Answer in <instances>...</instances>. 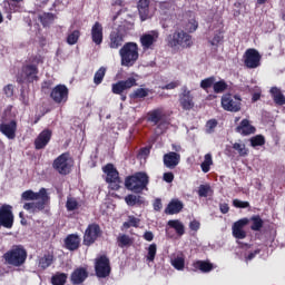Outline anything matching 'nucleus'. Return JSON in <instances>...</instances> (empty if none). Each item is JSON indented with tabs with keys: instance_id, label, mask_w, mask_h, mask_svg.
<instances>
[{
	"instance_id": "f257e3e1",
	"label": "nucleus",
	"mask_w": 285,
	"mask_h": 285,
	"mask_svg": "<svg viewBox=\"0 0 285 285\" xmlns=\"http://www.w3.org/2000/svg\"><path fill=\"white\" fill-rule=\"evenodd\" d=\"M30 63L21 68V72L17 76L18 83H35L39 81V63H43L41 56H32L29 59Z\"/></svg>"
},
{
	"instance_id": "f03ea898",
	"label": "nucleus",
	"mask_w": 285,
	"mask_h": 285,
	"mask_svg": "<svg viewBox=\"0 0 285 285\" xmlns=\"http://www.w3.org/2000/svg\"><path fill=\"white\" fill-rule=\"evenodd\" d=\"M150 184V177L146 171H137L131 176L125 178V187L130 193L136 195H141L144 190H148V185Z\"/></svg>"
},
{
	"instance_id": "7ed1b4c3",
	"label": "nucleus",
	"mask_w": 285,
	"mask_h": 285,
	"mask_svg": "<svg viewBox=\"0 0 285 285\" xmlns=\"http://www.w3.org/2000/svg\"><path fill=\"white\" fill-rule=\"evenodd\" d=\"M2 259H4V264L8 266L19 268L26 264V261L28 259V250L23 245H13L3 254Z\"/></svg>"
},
{
	"instance_id": "20e7f679",
	"label": "nucleus",
	"mask_w": 285,
	"mask_h": 285,
	"mask_svg": "<svg viewBox=\"0 0 285 285\" xmlns=\"http://www.w3.org/2000/svg\"><path fill=\"white\" fill-rule=\"evenodd\" d=\"M120 63L125 68H132L139 60V46L136 42H126L119 50Z\"/></svg>"
},
{
	"instance_id": "39448f33",
	"label": "nucleus",
	"mask_w": 285,
	"mask_h": 285,
	"mask_svg": "<svg viewBox=\"0 0 285 285\" xmlns=\"http://www.w3.org/2000/svg\"><path fill=\"white\" fill-rule=\"evenodd\" d=\"M169 48H193V36L184 30H177L166 38Z\"/></svg>"
},
{
	"instance_id": "423d86ee",
	"label": "nucleus",
	"mask_w": 285,
	"mask_h": 285,
	"mask_svg": "<svg viewBox=\"0 0 285 285\" xmlns=\"http://www.w3.org/2000/svg\"><path fill=\"white\" fill-rule=\"evenodd\" d=\"M72 166H75V159H72L68 151L59 155L52 163L53 170L59 175H70Z\"/></svg>"
},
{
	"instance_id": "0eeeda50",
	"label": "nucleus",
	"mask_w": 285,
	"mask_h": 285,
	"mask_svg": "<svg viewBox=\"0 0 285 285\" xmlns=\"http://www.w3.org/2000/svg\"><path fill=\"white\" fill-rule=\"evenodd\" d=\"M102 173L107 175L106 181L109 184L111 190H119L121 186V178L119 177V170L115 168V165L112 164H107L105 167H102Z\"/></svg>"
},
{
	"instance_id": "6e6552de",
	"label": "nucleus",
	"mask_w": 285,
	"mask_h": 285,
	"mask_svg": "<svg viewBox=\"0 0 285 285\" xmlns=\"http://www.w3.org/2000/svg\"><path fill=\"white\" fill-rule=\"evenodd\" d=\"M112 267H110V258L106 255H101L96 258L95 262V273L96 277L100 279H106V277L110 276Z\"/></svg>"
},
{
	"instance_id": "1a4fd4ad",
	"label": "nucleus",
	"mask_w": 285,
	"mask_h": 285,
	"mask_svg": "<svg viewBox=\"0 0 285 285\" xmlns=\"http://www.w3.org/2000/svg\"><path fill=\"white\" fill-rule=\"evenodd\" d=\"M222 108L227 112H239L242 110V97L233 94H225L222 97Z\"/></svg>"
},
{
	"instance_id": "9d476101",
	"label": "nucleus",
	"mask_w": 285,
	"mask_h": 285,
	"mask_svg": "<svg viewBox=\"0 0 285 285\" xmlns=\"http://www.w3.org/2000/svg\"><path fill=\"white\" fill-rule=\"evenodd\" d=\"M101 235H104V230H101L99 224H89L83 234V245L92 246Z\"/></svg>"
},
{
	"instance_id": "9b49d317",
	"label": "nucleus",
	"mask_w": 285,
	"mask_h": 285,
	"mask_svg": "<svg viewBox=\"0 0 285 285\" xmlns=\"http://www.w3.org/2000/svg\"><path fill=\"white\" fill-rule=\"evenodd\" d=\"M14 226V214L12 213V206L3 204L0 206V228L10 229Z\"/></svg>"
},
{
	"instance_id": "f8f14e48",
	"label": "nucleus",
	"mask_w": 285,
	"mask_h": 285,
	"mask_svg": "<svg viewBox=\"0 0 285 285\" xmlns=\"http://www.w3.org/2000/svg\"><path fill=\"white\" fill-rule=\"evenodd\" d=\"M179 104L181 109L186 110L187 112L195 108V96H193V92L186 86L181 87V92L179 94Z\"/></svg>"
},
{
	"instance_id": "ddd939ff",
	"label": "nucleus",
	"mask_w": 285,
	"mask_h": 285,
	"mask_svg": "<svg viewBox=\"0 0 285 285\" xmlns=\"http://www.w3.org/2000/svg\"><path fill=\"white\" fill-rule=\"evenodd\" d=\"M70 95V90L66 85H57L51 89L50 98L55 104H66L68 101V96Z\"/></svg>"
},
{
	"instance_id": "4468645a",
	"label": "nucleus",
	"mask_w": 285,
	"mask_h": 285,
	"mask_svg": "<svg viewBox=\"0 0 285 285\" xmlns=\"http://www.w3.org/2000/svg\"><path fill=\"white\" fill-rule=\"evenodd\" d=\"M262 61V55L257 49H247L244 53V65L250 70L259 68Z\"/></svg>"
},
{
	"instance_id": "2eb2a0df",
	"label": "nucleus",
	"mask_w": 285,
	"mask_h": 285,
	"mask_svg": "<svg viewBox=\"0 0 285 285\" xmlns=\"http://www.w3.org/2000/svg\"><path fill=\"white\" fill-rule=\"evenodd\" d=\"M137 86V79L135 77H129L126 80H120L111 85V92L114 95H124L125 90H130Z\"/></svg>"
},
{
	"instance_id": "dca6fc26",
	"label": "nucleus",
	"mask_w": 285,
	"mask_h": 285,
	"mask_svg": "<svg viewBox=\"0 0 285 285\" xmlns=\"http://www.w3.org/2000/svg\"><path fill=\"white\" fill-rule=\"evenodd\" d=\"M249 220L247 217L240 218L237 222H235L232 226V233H233V237H235V239H246V230H244L245 226H248Z\"/></svg>"
},
{
	"instance_id": "f3484780",
	"label": "nucleus",
	"mask_w": 285,
	"mask_h": 285,
	"mask_svg": "<svg viewBox=\"0 0 285 285\" xmlns=\"http://www.w3.org/2000/svg\"><path fill=\"white\" fill-rule=\"evenodd\" d=\"M181 161V155L177 151H169L163 156V164L165 168L169 170H175Z\"/></svg>"
},
{
	"instance_id": "a211bd4d",
	"label": "nucleus",
	"mask_w": 285,
	"mask_h": 285,
	"mask_svg": "<svg viewBox=\"0 0 285 285\" xmlns=\"http://www.w3.org/2000/svg\"><path fill=\"white\" fill-rule=\"evenodd\" d=\"M38 202H30L23 204V209L28 210V213H32V215H36V213H41V210L46 209V205L48 204V199L50 197L47 194V197L39 198Z\"/></svg>"
},
{
	"instance_id": "6ab92c4d",
	"label": "nucleus",
	"mask_w": 285,
	"mask_h": 285,
	"mask_svg": "<svg viewBox=\"0 0 285 285\" xmlns=\"http://www.w3.org/2000/svg\"><path fill=\"white\" fill-rule=\"evenodd\" d=\"M50 139H52V130L43 129L35 139L36 150H43L50 144Z\"/></svg>"
},
{
	"instance_id": "aec40b11",
	"label": "nucleus",
	"mask_w": 285,
	"mask_h": 285,
	"mask_svg": "<svg viewBox=\"0 0 285 285\" xmlns=\"http://www.w3.org/2000/svg\"><path fill=\"white\" fill-rule=\"evenodd\" d=\"M157 39H159V31L151 30L149 33H144L140 37V43L144 50H150L155 43H157Z\"/></svg>"
},
{
	"instance_id": "412c9836",
	"label": "nucleus",
	"mask_w": 285,
	"mask_h": 285,
	"mask_svg": "<svg viewBox=\"0 0 285 285\" xmlns=\"http://www.w3.org/2000/svg\"><path fill=\"white\" fill-rule=\"evenodd\" d=\"M91 41L96 46H101L104 43V24L96 21L91 27Z\"/></svg>"
},
{
	"instance_id": "4be33fe9",
	"label": "nucleus",
	"mask_w": 285,
	"mask_h": 285,
	"mask_svg": "<svg viewBox=\"0 0 285 285\" xmlns=\"http://www.w3.org/2000/svg\"><path fill=\"white\" fill-rule=\"evenodd\" d=\"M0 132H2L7 139H14L17 137V120L0 124Z\"/></svg>"
},
{
	"instance_id": "5701e85b",
	"label": "nucleus",
	"mask_w": 285,
	"mask_h": 285,
	"mask_svg": "<svg viewBox=\"0 0 285 285\" xmlns=\"http://www.w3.org/2000/svg\"><path fill=\"white\" fill-rule=\"evenodd\" d=\"M48 191L46 188H40L38 193H35L32 189H28L21 194L22 202H37L40 198L47 197Z\"/></svg>"
},
{
	"instance_id": "b1692460",
	"label": "nucleus",
	"mask_w": 285,
	"mask_h": 285,
	"mask_svg": "<svg viewBox=\"0 0 285 285\" xmlns=\"http://www.w3.org/2000/svg\"><path fill=\"white\" fill-rule=\"evenodd\" d=\"M124 32L120 30H114L109 35V48L117 50L124 46Z\"/></svg>"
},
{
	"instance_id": "393cba45",
	"label": "nucleus",
	"mask_w": 285,
	"mask_h": 285,
	"mask_svg": "<svg viewBox=\"0 0 285 285\" xmlns=\"http://www.w3.org/2000/svg\"><path fill=\"white\" fill-rule=\"evenodd\" d=\"M164 117H166V115H164L163 108H156L147 112V121L154 126H158V128L161 126L160 124L164 121Z\"/></svg>"
},
{
	"instance_id": "a878e982",
	"label": "nucleus",
	"mask_w": 285,
	"mask_h": 285,
	"mask_svg": "<svg viewBox=\"0 0 285 285\" xmlns=\"http://www.w3.org/2000/svg\"><path fill=\"white\" fill-rule=\"evenodd\" d=\"M235 130L243 137H248V135H255V132L257 131L255 126L250 125V120L248 119H243Z\"/></svg>"
},
{
	"instance_id": "bb28decb",
	"label": "nucleus",
	"mask_w": 285,
	"mask_h": 285,
	"mask_svg": "<svg viewBox=\"0 0 285 285\" xmlns=\"http://www.w3.org/2000/svg\"><path fill=\"white\" fill-rule=\"evenodd\" d=\"M79 246H81V237L77 234L67 235L65 238V248H67V250H79Z\"/></svg>"
},
{
	"instance_id": "cd10ccee",
	"label": "nucleus",
	"mask_w": 285,
	"mask_h": 285,
	"mask_svg": "<svg viewBox=\"0 0 285 285\" xmlns=\"http://www.w3.org/2000/svg\"><path fill=\"white\" fill-rule=\"evenodd\" d=\"M71 283L83 284L88 279V269L85 267L76 268L70 276Z\"/></svg>"
},
{
	"instance_id": "c85d7f7f",
	"label": "nucleus",
	"mask_w": 285,
	"mask_h": 285,
	"mask_svg": "<svg viewBox=\"0 0 285 285\" xmlns=\"http://www.w3.org/2000/svg\"><path fill=\"white\" fill-rule=\"evenodd\" d=\"M180 210H184V203L179 199H171L165 208V215H178Z\"/></svg>"
},
{
	"instance_id": "c756f323",
	"label": "nucleus",
	"mask_w": 285,
	"mask_h": 285,
	"mask_svg": "<svg viewBox=\"0 0 285 285\" xmlns=\"http://www.w3.org/2000/svg\"><path fill=\"white\" fill-rule=\"evenodd\" d=\"M137 8L141 21H146L150 17V0H139Z\"/></svg>"
},
{
	"instance_id": "7c9ffc66",
	"label": "nucleus",
	"mask_w": 285,
	"mask_h": 285,
	"mask_svg": "<svg viewBox=\"0 0 285 285\" xmlns=\"http://www.w3.org/2000/svg\"><path fill=\"white\" fill-rule=\"evenodd\" d=\"M194 271H200V273H210L215 266L210 261H195L193 263Z\"/></svg>"
},
{
	"instance_id": "2f4dec72",
	"label": "nucleus",
	"mask_w": 285,
	"mask_h": 285,
	"mask_svg": "<svg viewBox=\"0 0 285 285\" xmlns=\"http://www.w3.org/2000/svg\"><path fill=\"white\" fill-rule=\"evenodd\" d=\"M248 222L250 224V230L254 233H259L264 228V219H262V216L253 215L252 217L248 218Z\"/></svg>"
},
{
	"instance_id": "473e14b6",
	"label": "nucleus",
	"mask_w": 285,
	"mask_h": 285,
	"mask_svg": "<svg viewBox=\"0 0 285 285\" xmlns=\"http://www.w3.org/2000/svg\"><path fill=\"white\" fill-rule=\"evenodd\" d=\"M269 92H271L273 101H274V104H276V106L285 105V97H284V94H282V89H279L277 87H272Z\"/></svg>"
},
{
	"instance_id": "72a5a7b5",
	"label": "nucleus",
	"mask_w": 285,
	"mask_h": 285,
	"mask_svg": "<svg viewBox=\"0 0 285 285\" xmlns=\"http://www.w3.org/2000/svg\"><path fill=\"white\" fill-rule=\"evenodd\" d=\"M167 225L169 228H174L178 237H181L186 234V227L179 219L168 220Z\"/></svg>"
},
{
	"instance_id": "f704fd0d",
	"label": "nucleus",
	"mask_w": 285,
	"mask_h": 285,
	"mask_svg": "<svg viewBox=\"0 0 285 285\" xmlns=\"http://www.w3.org/2000/svg\"><path fill=\"white\" fill-rule=\"evenodd\" d=\"M52 262H55V256L48 253L38 259V266L39 268H42V271H46V268L52 266Z\"/></svg>"
},
{
	"instance_id": "c9c22d12",
	"label": "nucleus",
	"mask_w": 285,
	"mask_h": 285,
	"mask_svg": "<svg viewBox=\"0 0 285 285\" xmlns=\"http://www.w3.org/2000/svg\"><path fill=\"white\" fill-rule=\"evenodd\" d=\"M125 202L127 206H141V204H144V197H141L140 195L137 196L129 194L125 197Z\"/></svg>"
},
{
	"instance_id": "e433bc0d",
	"label": "nucleus",
	"mask_w": 285,
	"mask_h": 285,
	"mask_svg": "<svg viewBox=\"0 0 285 285\" xmlns=\"http://www.w3.org/2000/svg\"><path fill=\"white\" fill-rule=\"evenodd\" d=\"M38 19L43 28H48L49 26H52V23H55V16L50 12H45L40 14Z\"/></svg>"
},
{
	"instance_id": "4c0bfd02",
	"label": "nucleus",
	"mask_w": 285,
	"mask_h": 285,
	"mask_svg": "<svg viewBox=\"0 0 285 285\" xmlns=\"http://www.w3.org/2000/svg\"><path fill=\"white\" fill-rule=\"evenodd\" d=\"M150 92V89L148 88H138L136 90H134L129 97L130 99H146V97H148Z\"/></svg>"
},
{
	"instance_id": "58836bf2",
	"label": "nucleus",
	"mask_w": 285,
	"mask_h": 285,
	"mask_svg": "<svg viewBox=\"0 0 285 285\" xmlns=\"http://www.w3.org/2000/svg\"><path fill=\"white\" fill-rule=\"evenodd\" d=\"M80 37H81V31L79 29H76L73 31H69V33L67 36L68 46L77 45Z\"/></svg>"
},
{
	"instance_id": "ea45409f",
	"label": "nucleus",
	"mask_w": 285,
	"mask_h": 285,
	"mask_svg": "<svg viewBox=\"0 0 285 285\" xmlns=\"http://www.w3.org/2000/svg\"><path fill=\"white\" fill-rule=\"evenodd\" d=\"M66 282H68V274L66 273L58 272L51 277L52 285H65Z\"/></svg>"
},
{
	"instance_id": "a19ab883",
	"label": "nucleus",
	"mask_w": 285,
	"mask_h": 285,
	"mask_svg": "<svg viewBox=\"0 0 285 285\" xmlns=\"http://www.w3.org/2000/svg\"><path fill=\"white\" fill-rule=\"evenodd\" d=\"M106 67H100L94 75L95 86H101L104 78L106 77Z\"/></svg>"
},
{
	"instance_id": "79ce46f5",
	"label": "nucleus",
	"mask_w": 285,
	"mask_h": 285,
	"mask_svg": "<svg viewBox=\"0 0 285 285\" xmlns=\"http://www.w3.org/2000/svg\"><path fill=\"white\" fill-rule=\"evenodd\" d=\"M139 224H141V219L130 215L128 216V220L122 224V227L128 228H139Z\"/></svg>"
},
{
	"instance_id": "37998d69",
	"label": "nucleus",
	"mask_w": 285,
	"mask_h": 285,
	"mask_svg": "<svg viewBox=\"0 0 285 285\" xmlns=\"http://www.w3.org/2000/svg\"><path fill=\"white\" fill-rule=\"evenodd\" d=\"M119 248H126V246H132V238L130 236L122 234L117 238Z\"/></svg>"
},
{
	"instance_id": "c03bdc74",
	"label": "nucleus",
	"mask_w": 285,
	"mask_h": 285,
	"mask_svg": "<svg viewBox=\"0 0 285 285\" xmlns=\"http://www.w3.org/2000/svg\"><path fill=\"white\" fill-rule=\"evenodd\" d=\"M66 208H67L68 213H72L73 210H78L79 202L77 200V198L71 197V196L67 197Z\"/></svg>"
},
{
	"instance_id": "a18cd8bd",
	"label": "nucleus",
	"mask_w": 285,
	"mask_h": 285,
	"mask_svg": "<svg viewBox=\"0 0 285 285\" xmlns=\"http://www.w3.org/2000/svg\"><path fill=\"white\" fill-rule=\"evenodd\" d=\"M210 166H213V155L206 154L204 161L200 164L203 173H210Z\"/></svg>"
},
{
	"instance_id": "49530a36",
	"label": "nucleus",
	"mask_w": 285,
	"mask_h": 285,
	"mask_svg": "<svg viewBox=\"0 0 285 285\" xmlns=\"http://www.w3.org/2000/svg\"><path fill=\"white\" fill-rule=\"evenodd\" d=\"M252 148H257V146H264L266 144V138L264 135H256L249 139Z\"/></svg>"
},
{
	"instance_id": "de8ad7c7",
	"label": "nucleus",
	"mask_w": 285,
	"mask_h": 285,
	"mask_svg": "<svg viewBox=\"0 0 285 285\" xmlns=\"http://www.w3.org/2000/svg\"><path fill=\"white\" fill-rule=\"evenodd\" d=\"M155 257H157V244L153 243L147 248V262H155Z\"/></svg>"
},
{
	"instance_id": "09e8293b",
	"label": "nucleus",
	"mask_w": 285,
	"mask_h": 285,
	"mask_svg": "<svg viewBox=\"0 0 285 285\" xmlns=\"http://www.w3.org/2000/svg\"><path fill=\"white\" fill-rule=\"evenodd\" d=\"M171 266H174L176 271H184L186 267V259L184 257L177 256L171 261Z\"/></svg>"
},
{
	"instance_id": "8fccbe9b",
	"label": "nucleus",
	"mask_w": 285,
	"mask_h": 285,
	"mask_svg": "<svg viewBox=\"0 0 285 285\" xmlns=\"http://www.w3.org/2000/svg\"><path fill=\"white\" fill-rule=\"evenodd\" d=\"M233 149L238 153L239 157L248 156V149L246 148V145H244V144L235 142V144H233Z\"/></svg>"
},
{
	"instance_id": "3c124183",
	"label": "nucleus",
	"mask_w": 285,
	"mask_h": 285,
	"mask_svg": "<svg viewBox=\"0 0 285 285\" xmlns=\"http://www.w3.org/2000/svg\"><path fill=\"white\" fill-rule=\"evenodd\" d=\"M227 89H228V83H226L225 80H219L217 82H214V92H216V95H219L220 92H224Z\"/></svg>"
},
{
	"instance_id": "603ef678",
	"label": "nucleus",
	"mask_w": 285,
	"mask_h": 285,
	"mask_svg": "<svg viewBox=\"0 0 285 285\" xmlns=\"http://www.w3.org/2000/svg\"><path fill=\"white\" fill-rule=\"evenodd\" d=\"M214 87H215V77L214 76L200 81V88H203V90H208V88H214Z\"/></svg>"
},
{
	"instance_id": "864d4df0",
	"label": "nucleus",
	"mask_w": 285,
	"mask_h": 285,
	"mask_svg": "<svg viewBox=\"0 0 285 285\" xmlns=\"http://www.w3.org/2000/svg\"><path fill=\"white\" fill-rule=\"evenodd\" d=\"M213 189L210 188V185H200L198 187V196L199 197H208V193H212Z\"/></svg>"
},
{
	"instance_id": "5fc2aeb1",
	"label": "nucleus",
	"mask_w": 285,
	"mask_h": 285,
	"mask_svg": "<svg viewBox=\"0 0 285 285\" xmlns=\"http://www.w3.org/2000/svg\"><path fill=\"white\" fill-rule=\"evenodd\" d=\"M217 119H209L206 122V132L208 135H212V132H215V129L217 128Z\"/></svg>"
},
{
	"instance_id": "6e6d98bb",
	"label": "nucleus",
	"mask_w": 285,
	"mask_h": 285,
	"mask_svg": "<svg viewBox=\"0 0 285 285\" xmlns=\"http://www.w3.org/2000/svg\"><path fill=\"white\" fill-rule=\"evenodd\" d=\"M181 86V82L179 80L171 81L165 86H161V90H175V88H179Z\"/></svg>"
},
{
	"instance_id": "4d7b16f0",
	"label": "nucleus",
	"mask_w": 285,
	"mask_h": 285,
	"mask_svg": "<svg viewBox=\"0 0 285 285\" xmlns=\"http://www.w3.org/2000/svg\"><path fill=\"white\" fill-rule=\"evenodd\" d=\"M233 206L235 208H250V203L239 200V199L236 198V199L233 200Z\"/></svg>"
},
{
	"instance_id": "13d9d810",
	"label": "nucleus",
	"mask_w": 285,
	"mask_h": 285,
	"mask_svg": "<svg viewBox=\"0 0 285 285\" xmlns=\"http://www.w3.org/2000/svg\"><path fill=\"white\" fill-rule=\"evenodd\" d=\"M224 41V36L222 32L215 33L214 38L209 41L210 46H219Z\"/></svg>"
},
{
	"instance_id": "bf43d9fd",
	"label": "nucleus",
	"mask_w": 285,
	"mask_h": 285,
	"mask_svg": "<svg viewBox=\"0 0 285 285\" xmlns=\"http://www.w3.org/2000/svg\"><path fill=\"white\" fill-rule=\"evenodd\" d=\"M52 86H55L52 80H43L41 83V90L43 92H46V90H52Z\"/></svg>"
},
{
	"instance_id": "052dcab7",
	"label": "nucleus",
	"mask_w": 285,
	"mask_h": 285,
	"mask_svg": "<svg viewBox=\"0 0 285 285\" xmlns=\"http://www.w3.org/2000/svg\"><path fill=\"white\" fill-rule=\"evenodd\" d=\"M163 179L167 184H173V181H175V174H173V171H167L163 175Z\"/></svg>"
},
{
	"instance_id": "680f3d73",
	"label": "nucleus",
	"mask_w": 285,
	"mask_h": 285,
	"mask_svg": "<svg viewBox=\"0 0 285 285\" xmlns=\"http://www.w3.org/2000/svg\"><path fill=\"white\" fill-rule=\"evenodd\" d=\"M199 228H202V223H199V220L194 219L189 223V229L194 230V233H197V230H199Z\"/></svg>"
},
{
	"instance_id": "e2e57ef3",
	"label": "nucleus",
	"mask_w": 285,
	"mask_h": 285,
	"mask_svg": "<svg viewBox=\"0 0 285 285\" xmlns=\"http://www.w3.org/2000/svg\"><path fill=\"white\" fill-rule=\"evenodd\" d=\"M3 92H4L6 97H13V95H14V87L12 85H7L3 88Z\"/></svg>"
},
{
	"instance_id": "0e129e2a",
	"label": "nucleus",
	"mask_w": 285,
	"mask_h": 285,
	"mask_svg": "<svg viewBox=\"0 0 285 285\" xmlns=\"http://www.w3.org/2000/svg\"><path fill=\"white\" fill-rule=\"evenodd\" d=\"M154 210H156V213H159L161 210V208H164V205L161 204V198H156L154 200Z\"/></svg>"
},
{
	"instance_id": "69168bd1",
	"label": "nucleus",
	"mask_w": 285,
	"mask_h": 285,
	"mask_svg": "<svg viewBox=\"0 0 285 285\" xmlns=\"http://www.w3.org/2000/svg\"><path fill=\"white\" fill-rule=\"evenodd\" d=\"M262 253V249H255L254 252H250L246 257V262H250L253 259H255V257H257V255H259Z\"/></svg>"
},
{
	"instance_id": "338daca9",
	"label": "nucleus",
	"mask_w": 285,
	"mask_h": 285,
	"mask_svg": "<svg viewBox=\"0 0 285 285\" xmlns=\"http://www.w3.org/2000/svg\"><path fill=\"white\" fill-rule=\"evenodd\" d=\"M219 210L223 215H227V213L230 210V206H228L227 203H222L219 204Z\"/></svg>"
},
{
	"instance_id": "774afa93",
	"label": "nucleus",
	"mask_w": 285,
	"mask_h": 285,
	"mask_svg": "<svg viewBox=\"0 0 285 285\" xmlns=\"http://www.w3.org/2000/svg\"><path fill=\"white\" fill-rule=\"evenodd\" d=\"M142 237L146 242H153L155 239V234H153V232H145Z\"/></svg>"
}]
</instances>
